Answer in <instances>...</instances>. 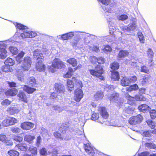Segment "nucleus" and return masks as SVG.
I'll return each mask as SVG.
<instances>
[{
	"label": "nucleus",
	"mask_w": 156,
	"mask_h": 156,
	"mask_svg": "<svg viewBox=\"0 0 156 156\" xmlns=\"http://www.w3.org/2000/svg\"><path fill=\"white\" fill-rule=\"evenodd\" d=\"M15 25L16 28L20 30H23V32L21 34V36L23 38H32L35 37L37 35L35 32L32 31H28L26 30V27L24 26L21 24L16 23Z\"/></svg>",
	"instance_id": "obj_1"
},
{
	"label": "nucleus",
	"mask_w": 156,
	"mask_h": 156,
	"mask_svg": "<svg viewBox=\"0 0 156 156\" xmlns=\"http://www.w3.org/2000/svg\"><path fill=\"white\" fill-rule=\"evenodd\" d=\"M32 63L31 58L29 57H26L22 62L21 66L18 67V71L24 72L28 71L30 69Z\"/></svg>",
	"instance_id": "obj_2"
},
{
	"label": "nucleus",
	"mask_w": 156,
	"mask_h": 156,
	"mask_svg": "<svg viewBox=\"0 0 156 156\" xmlns=\"http://www.w3.org/2000/svg\"><path fill=\"white\" fill-rule=\"evenodd\" d=\"M68 90L71 92L73 90L74 86L82 87V83L80 80H76L75 78H73L72 80H68L67 81Z\"/></svg>",
	"instance_id": "obj_3"
},
{
	"label": "nucleus",
	"mask_w": 156,
	"mask_h": 156,
	"mask_svg": "<svg viewBox=\"0 0 156 156\" xmlns=\"http://www.w3.org/2000/svg\"><path fill=\"white\" fill-rule=\"evenodd\" d=\"M90 73L94 76L98 78L101 80H103L104 77L102 75L103 71L102 68L99 65L97 66L95 69H89Z\"/></svg>",
	"instance_id": "obj_4"
},
{
	"label": "nucleus",
	"mask_w": 156,
	"mask_h": 156,
	"mask_svg": "<svg viewBox=\"0 0 156 156\" xmlns=\"http://www.w3.org/2000/svg\"><path fill=\"white\" fill-rule=\"evenodd\" d=\"M125 97L129 101L128 103L129 104H132L134 103V101L135 100L137 101H144L145 98H143V96H140L138 97V96L136 97H131L129 94L126 93L125 95Z\"/></svg>",
	"instance_id": "obj_5"
},
{
	"label": "nucleus",
	"mask_w": 156,
	"mask_h": 156,
	"mask_svg": "<svg viewBox=\"0 0 156 156\" xmlns=\"http://www.w3.org/2000/svg\"><path fill=\"white\" fill-rule=\"evenodd\" d=\"M143 117L140 115L133 116L129 119V123L132 125H135L140 123L142 120Z\"/></svg>",
	"instance_id": "obj_6"
},
{
	"label": "nucleus",
	"mask_w": 156,
	"mask_h": 156,
	"mask_svg": "<svg viewBox=\"0 0 156 156\" xmlns=\"http://www.w3.org/2000/svg\"><path fill=\"white\" fill-rule=\"evenodd\" d=\"M52 63L53 67H56L57 68H62L65 66L62 61L57 58L54 59Z\"/></svg>",
	"instance_id": "obj_7"
},
{
	"label": "nucleus",
	"mask_w": 156,
	"mask_h": 156,
	"mask_svg": "<svg viewBox=\"0 0 156 156\" xmlns=\"http://www.w3.org/2000/svg\"><path fill=\"white\" fill-rule=\"evenodd\" d=\"M55 90L58 94H63L65 91L64 87L62 84L57 83L55 84Z\"/></svg>",
	"instance_id": "obj_8"
},
{
	"label": "nucleus",
	"mask_w": 156,
	"mask_h": 156,
	"mask_svg": "<svg viewBox=\"0 0 156 156\" xmlns=\"http://www.w3.org/2000/svg\"><path fill=\"white\" fill-rule=\"evenodd\" d=\"M84 148L86 152L90 156H93L94 154V149L90 145L89 143L84 144Z\"/></svg>",
	"instance_id": "obj_9"
},
{
	"label": "nucleus",
	"mask_w": 156,
	"mask_h": 156,
	"mask_svg": "<svg viewBox=\"0 0 156 156\" xmlns=\"http://www.w3.org/2000/svg\"><path fill=\"white\" fill-rule=\"evenodd\" d=\"M83 94L82 90L80 88H77L75 93V100L78 102H79L83 97Z\"/></svg>",
	"instance_id": "obj_10"
},
{
	"label": "nucleus",
	"mask_w": 156,
	"mask_h": 156,
	"mask_svg": "<svg viewBox=\"0 0 156 156\" xmlns=\"http://www.w3.org/2000/svg\"><path fill=\"white\" fill-rule=\"evenodd\" d=\"M43 60H39L37 62L36 65V69L38 71L43 72L45 71L46 68L45 66L42 62Z\"/></svg>",
	"instance_id": "obj_11"
},
{
	"label": "nucleus",
	"mask_w": 156,
	"mask_h": 156,
	"mask_svg": "<svg viewBox=\"0 0 156 156\" xmlns=\"http://www.w3.org/2000/svg\"><path fill=\"white\" fill-rule=\"evenodd\" d=\"M74 35V32H69L64 34L62 35L61 36L58 35L57 37L63 40H67L70 39L72 38Z\"/></svg>",
	"instance_id": "obj_12"
},
{
	"label": "nucleus",
	"mask_w": 156,
	"mask_h": 156,
	"mask_svg": "<svg viewBox=\"0 0 156 156\" xmlns=\"http://www.w3.org/2000/svg\"><path fill=\"white\" fill-rule=\"evenodd\" d=\"M137 27L136 23L134 22L129 24L128 26H125L123 27L122 29L125 31L130 32L134 30Z\"/></svg>",
	"instance_id": "obj_13"
},
{
	"label": "nucleus",
	"mask_w": 156,
	"mask_h": 156,
	"mask_svg": "<svg viewBox=\"0 0 156 156\" xmlns=\"http://www.w3.org/2000/svg\"><path fill=\"white\" fill-rule=\"evenodd\" d=\"M113 19H112L111 21H109V33L111 34H115L114 33L115 32V27L114 26L115 25V22Z\"/></svg>",
	"instance_id": "obj_14"
},
{
	"label": "nucleus",
	"mask_w": 156,
	"mask_h": 156,
	"mask_svg": "<svg viewBox=\"0 0 156 156\" xmlns=\"http://www.w3.org/2000/svg\"><path fill=\"white\" fill-rule=\"evenodd\" d=\"M34 124L30 122H24L22 123L21 126V128L25 130H28L33 128L34 126Z\"/></svg>",
	"instance_id": "obj_15"
},
{
	"label": "nucleus",
	"mask_w": 156,
	"mask_h": 156,
	"mask_svg": "<svg viewBox=\"0 0 156 156\" xmlns=\"http://www.w3.org/2000/svg\"><path fill=\"white\" fill-rule=\"evenodd\" d=\"M34 56L37 58L38 60L39 59L43 60L44 57L43 54L41 53V51L39 50H35L34 52Z\"/></svg>",
	"instance_id": "obj_16"
},
{
	"label": "nucleus",
	"mask_w": 156,
	"mask_h": 156,
	"mask_svg": "<svg viewBox=\"0 0 156 156\" xmlns=\"http://www.w3.org/2000/svg\"><path fill=\"white\" fill-rule=\"evenodd\" d=\"M152 79V78L150 75H146L143 77L142 80L141 82L142 85H144L147 83L151 81Z\"/></svg>",
	"instance_id": "obj_17"
},
{
	"label": "nucleus",
	"mask_w": 156,
	"mask_h": 156,
	"mask_svg": "<svg viewBox=\"0 0 156 156\" xmlns=\"http://www.w3.org/2000/svg\"><path fill=\"white\" fill-rule=\"evenodd\" d=\"M15 148L16 149L18 148L21 151H25L28 149V147L26 144L20 143L16 145Z\"/></svg>",
	"instance_id": "obj_18"
},
{
	"label": "nucleus",
	"mask_w": 156,
	"mask_h": 156,
	"mask_svg": "<svg viewBox=\"0 0 156 156\" xmlns=\"http://www.w3.org/2000/svg\"><path fill=\"white\" fill-rule=\"evenodd\" d=\"M17 96L21 100L25 103H27V98L24 92L20 91L19 94L17 95Z\"/></svg>",
	"instance_id": "obj_19"
},
{
	"label": "nucleus",
	"mask_w": 156,
	"mask_h": 156,
	"mask_svg": "<svg viewBox=\"0 0 156 156\" xmlns=\"http://www.w3.org/2000/svg\"><path fill=\"white\" fill-rule=\"evenodd\" d=\"M103 92L101 91L97 92L94 95V98L95 100L98 101L101 100L104 97Z\"/></svg>",
	"instance_id": "obj_20"
},
{
	"label": "nucleus",
	"mask_w": 156,
	"mask_h": 156,
	"mask_svg": "<svg viewBox=\"0 0 156 156\" xmlns=\"http://www.w3.org/2000/svg\"><path fill=\"white\" fill-rule=\"evenodd\" d=\"M17 92V90L15 88H12L8 90L5 92V94L7 96H13L15 95Z\"/></svg>",
	"instance_id": "obj_21"
},
{
	"label": "nucleus",
	"mask_w": 156,
	"mask_h": 156,
	"mask_svg": "<svg viewBox=\"0 0 156 156\" xmlns=\"http://www.w3.org/2000/svg\"><path fill=\"white\" fill-rule=\"evenodd\" d=\"M25 53L23 51H21L19 53L18 55L16 56V61L18 64H20L23 61V57Z\"/></svg>",
	"instance_id": "obj_22"
},
{
	"label": "nucleus",
	"mask_w": 156,
	"mask_h": 156,
	"mask_svg": "<svg viewBox=\"0 0 156 156\" xmlns=\"http://www.w3.org/2000/svg\"><path fill=\"white\" fill-rule=\"evenodd\" d=\"M23 90L28 94H31L36 90V89L24 85L23 87Z\"/></svg>",
	"instance_id": "obj_23"
},
{
	"label": "nucleus",
	"mask_w": 156,
	"mask_h": 156,
	"mask_svg": "<svg viewBox=\"0 0 156 156\" xmlns=\"http://www.w3.org/2000/svg\"><path fill=\"white\" fill-rule=\"evenodd\" d=\"M7 51L4 48H0V58L5 59L7 56Z\"/></svg>",
	"instance_id": "obj_24"
},
{
	"label": "nucleus",
	"mask_w": 156,
	"mask_h": 156,
	"mask_svg": "<svg viewBox=\"0 0 156 156\" xmlns=\"http://www.w3.org/2000/svg\"><path fill=\"white\" fill-rule=\"evenodd\" d=\"M101 110V114L102 117L105 119H107L108 117V114L107 112L106 109L104 107H101L99 108Z\"/></svg>",
	"instance_id": "obj_25"
},
{
	"label": "nucleus",
	"mask_w": 156,
	"mask_h": 156,
	"mask_svg": "<svg viewBox=\"0 0 156 156\" xmlns=\"http://www.w3.org/2000/svg\"><path fill=\"white\" fill-rule=\"evenodd\" d=\"M121 83L122 86H128L130 84L129 78L123 77L121 80Z\"/></svg>",
	"instance_id": "obj_26"
},
{
	"label": "nucleus",
	"mask_w": 156,
	"mask_h": 156,
	"mask_svg": "<svg viewBox=\"0 0 156 156\" xmlns=\"http://www.w3.org/2000/svg\"><path fill=\"white\" fill-rule=\"evenodd\" d=\"M138 109L140 112H144L147 110H149V107L146 105L143 104L139 106L138 107Z\"/></svg>",
	"instance_id": "obj_27"
},
{
	"label": "nucleus",
	"mask_w": 156,
	"mask_h": 156,
	"mask_svg": "<svg viewBox=\"0 0 156 156\" xmlns=\"http://www.w3.org/2000/svg\"><path fill=\"white\" fill-rule=\"evenodd\" d=\"M119 95L117 93H115L112 94L111 96L108 97V98L111 101H118L119 99Z\"/></svg>",
	"instance_id": "obj_28"
},
{
	"label": "nucleus",
	"mask_w": 156,
	"mask_h": 156,
	"mask_svg": "<svg viewBox=\"0 0 156 156\" xmlns=\"http://www.w3.org/2000/svg\"><path fill=\"white\" fill-rule=\"evenodd\" d=\"M35 138L34 136L30 135H26L24 137V140L30 144L32 143L33 140Z\"/></svg>",
	"instance_id": "obj_29"
},
{
	"label": "nucleus",
	"mask_w": 156,
	"mask_h": 156,
	"mask_svg": "<svg viewBox=\"0 0 156 156\" xmlns=\"http://www.w3.org/2000/svg\"><path fill=\"white\" fill-rule=\"evenodd\" d=\"M66 62L73 67L76 66L77 64L76 60L74 58H70L67 60Z\"/></svg>",
	"instance_id": "obj_30"
},
{
	"label": "nucleus",
	"mask_w": 156,
	"mask_h": 156,
	"mask_svg": "<svg viewBox=\"0 0 156 156\" xmlns=\"http://www.w3.org/2000/svg\"><path fill=\"white\" fill-rule=\"evenodd\" d=\"M15 61L11 58H7L4 62L5 65H8L9 66H12L15 64Z\"/></svg>",
	"instance_id": "obj_31"
},
{
	"label": "nucleus",
	"mask_w": 156,
	"mask_h": 156,
	"mask_svg": "<svg viewBox=\"0 0 156 156\" xmlns=\"http://www.w3.org/2000/svg\"><path fill=\"white\" fill-rule=\"evenodd\" d=\"M2 70L5 72H11L12 69L10 67V66L8 65H5L2 66Z\"/></svg>",
	"instance_id": "obj_32"
},
{
	"label": "nucleus",
	"mask_w": 156,
	"mask_h": 156,
	"mask_svg": "<svg viewBox=\"0 0 156 156\" xmlns=\"http://www.w3.org/2000/svg\"><path fill=\"white\" fill-rule=\"evenodd\" d=\"M111 78L113 80H118L119 79V76L118 73L115 71L112 72Z\"/></svg>",
	"instance_id": "obj_33"
},
{
	"label": "nucleus",
	"mask_w": 156,
	"mask_h": 156,
	"mask_svg": "<svg viewBox=\"0 0 156 156\" xmlns=\"http://www.w3.org/2000/svg\"><path fill=\"white\" fill-rule=\"evenodd\" d=\"M138 89V87L136 84L131 85L129 87L126 88V90L127 91H131L132 90H135Z\"/></svg>",
	"instance_id": "obj_34"
},
{
	"label": "nucleus",
	"mask_w": 156,
	"mask_h": 156,
	"mask_svg": "<svg viewBox=\"0 0 156 156\" xmlns=\"http://www.w3.org/2000/svg\"><path fill=\"white\" fill-rule=\"evenodd\" d=\"M147 52L148 57L151 58L149 62V63H151L153 61L152 58L154 56V52L150 48L148 49Z\"/></svg>",
	"instance_id": "obj_35"
},
{
	"label": "nucleus",
	"mask_w": 156,
	"mask_h": 156,
	"mask_svg": "<svg viewBox=\"0 0 156 156\" xmlns=\"http://www.w3.org/2000/svg\"><path fill=\"white\" fill-rule=\"evenodd\" d=\"M8 111L11 114H12L18 112L19 110L15 107H10L9 108Z\"/></svg>",
	"instance_id": "obj_36"
},
{
	"label": "nucleus",
	"mask_w": 156,
	"mask_h": 156,
	"mask_svg": "<svg viewBox=\"0 0 156 156\" xmlns=\"http://www.w3.org/2000/svg\"><path fill=\"white\" fill-rule=\"evenodd\" d=\"M129 53L126 51L122 50L120 51L118 55V58H120L127 56Z\"/></svg>",
	"instance_id": "obj_37"
},
{
	"label": "nucleus",
	"mask_w": 156,
	"mask_h": 156,
	"mask_svg": "<svg viewBox=\"0 0 156 156\" xmlns=\"http://www.w3.org/2000/svg\"><path fill=\"white\" fill-rule=\"evenodd\" d=\"M73 71L72 68H69L67 73L64 76V77L66 78L70 77L73 75Z\"/></svg>",
	"instance_id": "obj_38"
},
{
	"label": "nucleus",
	"mask_w": 156,
	"mask_h": 156,
	"mask_svg": "<svg viewBox=\"0 0 156 156\" xmlns=\"http://www.w3.org/2000/svg\"><path fill=\"white\" fill-rule=\"evenodd\" d=\"M54 135L55 137L59 140L61 141L64 140L63 136L57 132H54Z\"/></svg>",
	"instance_id": "obj_39"
},
{
	"label": "nucleus",
	"mask_w": 156,
	"mask_h": 156,
	"mask_svg": "<svg viewBox=\"0 0 156 156\" xmlns=\"http://www.w3.org/2000/svg\"><path fill=\"white\" fill-rule=\"evenodd\" d=\"M8 154L10 156H19V153L16 150H12L9 151Z\"/></svg>",
	"instance_id": "obj_40"
},
{
	"label": "nucleus",
	"mask_w": 156,
	"mask_h": 156,
	"mask_svg": "<svg viewBox=\"0 0 156 156\" xmlns=\"http://www.w3.org/2000/svg\"><path fill=\"white\" fill-rule=\"evenodd\" d=\"M74 35H75L76 37L77 38H80V39L81 37H82L83 36H85L86 34L84 33L81 32H74Z\"/></svg>",
	"instance_id": "obj_41"
},
{
	"label": "nucleus",
	"mask_w": 156,
	"mask_h": 156,
	"mask_svg": "<svg viewBox=\"0 0 156 156\" xmlns=\"http://www.w3.org/2000/svg\"><path fill=\"white\" fill-rule=\"evenodd\" d=\"M8 121H9L10 125H13L17 122V120L15 118L12 117H8Z\"/></svg>",
	"instance_id": "obj_42"
},
{
	"label": "nucleus",
	"mask_w": 156,
	"mask_h": 156,
	"mask_svg": "<svg viewBox=\"0 0 156 156\" xmlns=\"http://www.w3.org/2000/svg\"><path fill=\"white\" fill-rule=\"evenodd\" d=\"M13 139L16 141L20 142L23 140L22 136L19 135H14L13 136Z\"/></svg>",
	"instance_id": "obj_43"
},
{
	"label": "nucleus",
	"mask_w": 156,
	"mask_h": 156,
	"mask_svg": "<svg viewBox=\"0 0 156 156\" xmlns=\"http://www.w3.org/2000/svg\"><path fill=\"white\" fill-rule=\"evenodd\" d=\"M28 81L30 84L32 86L35 85L36 83V81L35 78L33 77H31L28 79Z\"/></svg>",
	"instance_id": "obj_44"
},
{
	"label": "nucleus",
	"mask_w": 156,
	"mask_h": 156,
	"mask_svg": "<svg viewBox=\"0 0 156 156\" xmlns=\"http://www.w3.org/2000/svg\"><path fill=\"white\" fill-rule=\"evenodd\" d=\"M117 18L119 20L124 21L127 19L128 17L126 15L123 14L118 16Z\"/></svg>",
	"instance_id": "obj_45"
},
{
	"label": "nucleus",
	"mask_w": 156,
	"mask_h": 156,
	"mask_svg": "<svg viewBox=\"0 0 156 156\" xmlns=\"http://www.w3.org/2000/svg\"><path fill=\"white\" fill-rule=\"evenodd\" d=\"M9 50L11 53L14 55L17 54L18 52V50L17 48L13 47H10Z\"/></svg>",
	"instance_id": "obj_46"
},
{
	"label": "nucleus",
	"mask_w": 156,
	"mask_h": 156,
	"mask_svg": "<svg viewBox=\"0 0 156 156\" xmlns=\"http://www.w3.org/2000/svg\"><path fill=\"white\" fill-rule=\"evenodd\" d=\"M111 68L115 70L118 69L119 67V64L116 62H114L110 65Z\"/></svg>",
	"instance_id": "obj_47"
},
{
	"label": "nucleus",
	"mask_w": 156,
	"mask_h": 156,
	"mask_svg": "<svg viewBox=\"0 0 156 156\" xmlns=\"http://www.w3.org/2000/svg\"><path fill=\"white\" fill-rule=\"evenodd\" d=\"M37 148L35 147L31 146L29 148V150L31 153L34 155H36L37 154Z\"/></svg>",
	"instance_id": "obj_48"
},
{
	"label": "nucleus",
	"mask_w": 156,
	"mask_h": 156,
	"mask_svg": "<svg viewBox=\"0 0 156 156\" xmlns=\"http://www.w3.org/2000/svg\"><path fill=\"white\" fill-rule=\"evenodd\" d=\"M17 77L18 80L21 81H22L23 80V72H19L18 71V69H17Z\"/></svg>",
	"instance_id": "obj_49"
},
{
	"label": "nucleus",
	"mask_w": 156,
	"mask_h": 156,
	"mask_svg": "<svg viewBox=\"0 0 156 156\" xmlns=\"http://www.w3.org/2000/svg\"><path fill=\"white\" fill-rule=\"evenodd\" d=\"M137 35L140 42L141 43H144V37L142 33L139 32L137 33Z\"/></svg>",
	"instance_id": "obj_50"
},
{
	"label": "nucleus",
	"mask_w": 156,
	"mask_h": 156,
	"mask_svg": "<svg viewBox=\"0 0 156 156\" xmlns=\"http://www.w3.org/2000/svg\"><path fill=\"white\" fill-rule=\"evenodd\" d=\"M141 72L147 74H148L150 73L149 69L145 66H143L141 67Z\"/></svg>",
	"instance_id": "obj_51"
},
{
	"label": "nucleus",
	"mask_w": 156,
	"mask_h": 156,
	"mask_svg": "<svg viewBox=\"0 0 156 156\" xmlns=\"http://www.w3.org/2000/svg\"><path fill=\"white\" fill-rule=\"evenodd\" d=\"M147 123L148 126L152 129H154L155 126V123L151 120H148Z\"/></svg>",
	"instance_id": "obj_52"
},
{
	"label": "nucleus",
	"mask_w": 156,
	"mask_h": 156,
	"mask_svg": "<svg viewBox=\"0 0 156 156\" xmlns=\"http://www.w3.org/2000/svg\"><path fill=\"white\" fill-rule=\"evenodd\" d=\"M150 113L151 117L152 119H154L156 117V111L155 110H151Z\"/></svg>",
	"instance_id": "obj_53"
},
{
	"label": "nucleus",
	"mask_w": 156,
	"mask_h": 156,
	"mask_svg": "<svg viewBox=\"0 0 156 156\" xmlns=\"http://www.w3.org/2000/svg\"><path fill=\"white\" fill-rule=\"evenodd\" d=\"M11 130L13 133H19L20 132V129L16 127H14L11 128Z\"/></svg>",
	"instance_id": "obj_54"
},
{
	"label": "nucleus",
	"mask_w": 156,
	"mask_h": 156,
	"mask_svg": "<svg viewBox=\"0 0 156 156\" xmlns=\"http://www.w3.org/2000/svg\"><path fill=\"white\" fill-rule=\"evenodd\" d=\"M129 83H133L135 82L137 80V78L135 76H131L129 78Z\"/></svg>",
	"instance_id": "obj_55"
},
{
	"label": "nucleus",
	"mask_w": 156,
	"mask_h": 156,
	"mask_svg": "<svg viewBox=\"0 0 156 156\" xmlns=\"http://www.w3.org/2000/svg\"><path fill=\"white\" fill-rule=\"evenodd\" d=\"M8 117L6 118L2 122V125L5 126H10L9 121H8Z\"/></svg>",
	"instance_id": "obj_56"
},
{
	"label": "nucleus",
	"mask_w": 156,
	"mask_h": 156,
	"mask_svg": "<svg viewBox=\"0 0 156 156\" xmlns=\"http://www.w3.org/2000/svg\"><path fill=\"white\" fill-rule=\"evenodd\" d=\"M11 103V101H9L8 99H5L2 102L1 104L2 105H9Z\"/></svg>",
	"instance_id": "obj_57"
},
{
	"label": "nucleus",
	"mask_w": 156,
	"mask_h": 156,
	"mask_svg": "<svg viewBox=\"0 0 156 156\" xmlns=\"http://www.w3.org/2000/svg\"><path fill=\"white\" fill-rule=\"evenodd\" d=\"M99 118V114L98 113H94L92 115V119L93 120H96Z\"/></svg>",
	"instance_id": "obj_58"
},
{
	"label": "nucleus",
	"mask_w": 156,
	"mask_h": 156,
	"mask_svg": "<svg viewBox=\"0 0 156 156\" xmlns=\"http://www.w3.org/2000/svg\"><path fill=\"white\" fill-rule=\"evenodd\" d=\"M102 4L105 5H108L111 2V0H98Z\"/></svg>",
	"instance_id": "obj_59"
},
{
	"label": "nucleus",
	"mask_w": 156,
	"mask_h": 156,
	"mask_svg": "<svg viewBox=\"0 0 156 156\" xmlns=\"http://www.w3.org/2000/svg\"><path fill=\"white\" fill-rule=\"evenodd\" d=\"M7 138L5 135H0V141L4 143L5 142V140Z\"/></svg>",
	"instance_id": "obj_60"
},
{
	"label": "nucleus",
	"mask_w": 156,
	"mask_h": 156,
	"mask_svg": "<svg viewBox=\"0 0 156 156\" xmlns=\"http://www.w3.org/2000/svg\"><path fill=\"white\" fill-rule=\"evenodd\" d=\"M40 154L42 155H46L47 154V151L45 148H42L40 151Z\"/></svg>",
	"instance_id": "obj_61"
},
{
	"label": "nucleus",
	"mask_w": 156,
	"mask_h": 156,
	"mask_svg": "<svg viewBox=\"0 0 156 156\" xmlns=\"http://www.w3.org/2000/svg\"><path fill=\"white\" fill-rule=\"evenodd\" d=\"M80 40V38H77L76 37H74V40L73 41L72 43L73 44L74 46H76L78 42Z\"/></svg>",
	"instance_id": "obj_62"
},
{
	"label": "nucleus",
	"mask_w": 156,
	"mask_h": 156,
	"mask_svg": "<svg viewBox=\"0 0 156 156\" xmlns=\"http://www.w3.org/2000/svg\"><path fill=\"white\" fill-rule=\"evenodd\" d=\"M151 131H144L142 135L145 136L149 137L151 135Z\"/></svg>",
	"instance_id": "obj_63"
},
{
	"label": "nucleus",
	"mask_w": 156,
	"mask_h": 156,
	"mask_svg": "<svg viewBox=\"0 0 156 156\" xmlns=\"http://www.w3.org/2000/svg\"><path fill=\"white\" fill-rule=\"evenodd\" d=\"M138 156H149V153L145 151L143 152L140 154H138Z\"/></svg>",
	"instance_id": "obj_64"
}]
</instances>
